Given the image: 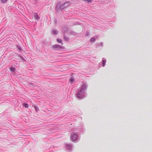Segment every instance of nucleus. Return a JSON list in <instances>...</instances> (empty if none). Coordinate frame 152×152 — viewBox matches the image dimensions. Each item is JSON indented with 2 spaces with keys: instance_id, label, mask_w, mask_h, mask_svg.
<instances>
[{
  "instance_id": "1",
  "label": "nucleus",
  "mask_w": 152,
  "mask_h": 152,
  "mask_svg": "<svg viewBox=\"0 0 152 152\" xmlns=\"http://www.w3.org/2000/svg\"><path fill=\"white\" fill-rule=\"evenodd\" d=\"M86 88V87L85 85H83L82 86L81 91L78 93L77 96L78 98H81L84 96V93L83 92V91Z\"/></svg>"
},
{
  "instance_id": "2",
  "label": "nucleus",
  "mask_w": 152,
  "mask_h": 152,
  "mask_svg": "<svg viewBox=\"0 0 152 152\" xmlns=\"http://www.w3.org/2000/svg\"><path fill=\"white\" fill-rule=\"evenodd\" d=\"M77 135L74 133H72L71 136V138L73 141H75L77 140Z\"/></svg>"
},
{
  "instance_id": "3",
  "label": "nucleus",
  "mask_w": 152,
  "mask_h": 152,
  "mask_svg": "<svg viewBox=\"0 0 152 152\" xmlns=\"http://www.w3.org/2000/svg\"><path fill=\"white\" fill-rule=\"evenodd\" d=\"M70 4V3L69 2H66L62 6H61V7L63 8H65L68 6Z\"/></svg>"
},
{
  "instance_id": "4",
  "label": "nucleus",
  "mask_w": 152,
  "mask_h": 152,
  "mask_svg": "<svg viewBox=\"0 0 152 152\" xmlns=\"http://www.w3.org/2000/svg\"><path fill=\"white\" fill-rule=\"evenodd\" d=\"M35 18L36 20H38L39 18V17L37 14H35Z\"/></svg>"
},
{
  "instance_id": "5",
  "label": "nucleus",
  "mask_w": 152,
  "mask_h": 152,
  "mask_svg": "<svg viewBox=\"0 0 152 152\" xmlns=\"http://www.w3.org/2000/svg\"><path fill=\"white\" fill-rule=\"evenodd\" d=\"M23 105L26 108H28V105L27 104L24 103V104H23Z\"/></svg>"
},
{
  "instance_id": "6",
  "label": "nucleus",
  "mask_w": 152,
  "mask_h": 152,
  "mask_svg": "<svg viewBox=\"0 0 152 152\" xmlns=\"http://www.w3.org/2000/svg\"><path fill=\"white\" fill-rule=\"evenodd\" d=\"M95 41V39L94 38H92L90 39L91 42H94Z\"/></svg>"
},
{
  "instance_id": "7",
  "label": "nucleus",
  "mask_w": 152,
  "mask_h": 152,
  "mask_svg": "<svg viewBox=\"0 0 152 152\" xmlns=\"http://www.w3.org/2000/svg\"><path fill=\"white\" fill-rule=\"evenodd\" d=\"M10 70L12 72H14L15 71V68L13 67H11L10 69Z\"/></svg>"
},
{
  "instance_id": "8",
  "label": "nucleus",
  "mask_w": 152,
  "mask_h": 152,
  "mask_svg": "<svg viewBox=\"0 0 152 152\" xmlns=\"http://www.w3.org/2000/svg\"><path fill=\"white\" fill-rule=\"evenodd\" d=\"M103 67H104L105 66V64L106 61L105 60H103Z\"/></svg>"
},
{
  "instance_id": "9",
  "label": "nucleus",
  "mask_w": 152,
  "mask_h": 152,
  "mask_svg": "<svg viewBox=\"0 0 152 152\" xmlns=\"http://www.w3.org/2000/svg\"><path fill=\"white\" fill-rule=\"evenodd\" d=\"M75 81V79L74 78H72V77H71L70 79V82H71V83H72L73 82V81Z\"/></svg>"
},
{
  "instance_id": "10",
  "label": "nucleus",
  "mask_w": 152,
  "mask_h": 152,
  "mask_svg": "<svg viewBox=\"0 0 152 152\" xmlns=\"http://www.w3.org/2000/svg\"><path fill=\"white\" fill-rule=\"evenodd\" d=\"M1 2L3 3H5L7 0H1Z\"/></svg>"
},
{
  "instance_id": "11",
  "label": "nucleus",
  "mask_w": 152,
  "mask_h": 152,
  "mask_svg": "<svg viewBox=\"0 0 152 152\" xmlns=\"http://www.w3.org/2000/svg\"><path fill=\"white\" fill-rule=\"evenodd\" d=\"M57 41L58 42L60 43H61L62 42L61 40V39H57Z\"/></svg>"
},
{
  "instance_id": "12",
  "label": "nucleus",
  "mask_w": 152,
  "mask_h": 152,
  "mask_svg": "<svg viewBox=\"0 0 152 152\" xmlns=\"http://www.w3.org/2000/svg\"><path fill=\"white\" fill-rule=\"evenodd\" d=\"M53 32L55 34H57L58 33V31L57 30H54L53 31Z\"/></svg>"
},
{
  "instance_id": "13",
  "label": "nucleus",
  "mask_w": 152,
  "mask_h": 152,
  "mask_svg": "<svg viewBox=\"0 0 152 152\" xmlns=\"http://www.w3.org/2000/svg\"><path fill=\"white\" fill-rule=\"evenodd\" d=\"M85 1L88 2H91V0H85Z\"/></svg>"
},
{
  "instance_id": "14",
  "label": "nucleus",
  "mask_w": 152,
  "mask_h": 152,
  "mask_svg": "<svg viewBox=\"0 0 152 152\" xmlns=\"http://www.w3.org/2000/svg\"><path fill=\"white\" fill-rule=\"evenodd\" d=\"M34 108H35V109L36 110V111H37L38 108L37 107L35 106Z\"/></svg>"
},
{
  "instance_id": "15",
  "label": "nucleus",
  "mask_w": 152,
  "mask_h": 152,
  "mask_svg": "<svg viewBox=\"0 0 152 152\" xmlns=\"http://www.w3.org/2000/svg\"><path fill=\"white\" fill-rule=\"evenodd\" d=\"M55 46H56V47H58V45H55Z\"/></svg>"
}]
</instances>
